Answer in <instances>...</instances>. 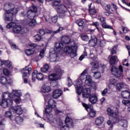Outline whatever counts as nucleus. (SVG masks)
<instances>
[{"label": "nucleus", "mask_w": 130, "mask_h": 130, "mask_svg": "<svg viewBox=\"0 0 130 130\" xmlns=\"http://www.w3.org/2000/svg\"><path fill=\"white\" fill-rule=\"evenodd\" d=\"M45 104L46 107L45 108V113L44 116L46 115V119L50 122H54V119L55 118L53 116V115L50 113L52 111V109L56 107V103L53 99H50L49 96H46L45 97Z\"/></svg>", "instance_id": "1"}, {"label": "nucleus", "mask_w": 130, "mask_h": 130, "mask_svg": "<svg viewBox=\"0 0 130 130\" xmlns=\"http://www.w3.org/2000/svg\"><path fill=\"white\" fill-rule=\"evenodd\" d=\"M4 9L6 12L4 14V18L7 22L13 21V17L16 15L19 11L18 8L15 7V6L12 3H7L5 4Z\"/></svg>", "instance_id": "2"}, {"label": "nucleus", "mask_w": 130, "mask_h": 130, "mask_svg": "<svg viewBox=\"0 0 130 130\" xmlns=\"http://www.w3.org/2000/svg\"><path fill=\"white\" fill-rule=\"evenodd\" d=\"M2 99L0 100V105L3 108L11 107L13 105V100L8 98L12 99V93L9 91L3 92L2 95Z\"/></svg>", "instance_id": "3"}, {"label": "nucleus", "mask_w": 130, "mask_h": 130, "mask_svg": "<svg viewBox=\"0 0 130 130\" xmlns=\"http://www.w3.org/2000/svg\"><path fill=\"white\" fill-rule=\"evenodd\" d=\"M108 115L113 117L114 123L119 122L120 125L123 127H127V121L125 119H121L119 120L118 118V114L116 112L113 111V110L110 108H108L107 110Z\"/></svg>", "instance_id": "4"}, {"label": "nucleus", "mask_w": 130, "mask_h": 130, "mask_svg": "<svg viewBox=\"0 0 130 130\" xmlns=\"http://www.w3.org/2000/svg\"><path fill=\"white\" fill-rule=\"evenodd\" d=\"M82 96L84 99H88L91 104H96L98 101V98L95 93H91V88L86 87L83 91Z\"/></svg>", "instance_id": "5"}, {"label": "nucleus", "mask_w": 130, "mask_h": 130, "mask_svg": "<svg viewBox=\"0 0 130 130\" xmlns=\"http://www.w3.org/2000/svg\"><path fill=\"white\" fill-rule=\"evenodd\" d=\"M7 28L8 29H10V28H13V32L16 35V36H21L24 33H27V32H29L28 28H21L20 25H17V24L15 22H11L8 23L7 25Z\"/></svg>", "instance_id": "6"}, {"label": "nucleus", "mask_w": 130, "mask_h": 130, "mask_svg": "<svg viewBox=\"0 0 130 130\" xmlns=\"http://www.w3.org/2000/svg\"><path fill=\"white\" fill-rule=\"evenodd\" d=\"M78 49V44L74 43L72 46H67L64 48L63 51L67 54H70L72 58L77 56V50Z\"/></svg>", "instance_id": "7"}, {"label": "nucleus", "mask_w": 130, "mask_h": 130, "mask_svg": "<svg viewBox=\"0 0 130 130\" xmlns=\"http://www.w3.org/2000/svg\"><path fill=\"white\" fill-rule=\"evenodd\" d=\"M111 71L112 74L117 78H120L123 77V68L122 66H119V69L115 66H112Z\"/></svg>", "instance_id": "8"}, {"label": "nucleus", "mask_w": 130, "mask_h": 130, "mask_svg": "<svg viewBox=\"0 0 130 130\" xmlns=\"http://www.w3.org/2000/svg\"><path fill=\"white\" fill-rule=\"evenodd\" d=\"M83 80L78 79L75 84L76 92L79 95H80L82 92H83L84 90H85L86 88H87L85 86V85L84 87L82 86V85H83Z\"/></svg>", "instance_id": "9"}, {"label": "nucleus", "mask_w": 130, "mask_h": 130, "mask_svg": "<svg viewBox=\"0 0 130 130\" xmlns=\"http://www.w3.org/2000/svg\"><path fill=\"white\" fill-rule=\"evenodd\" d=\"M58 13H59V16L61 19H63L64 17L68 16L69 12H68V8L64 5H61L58 7L57 10Z\"/></svg>", "instance_id": "10"}, {"label": "nucleus", "mask_w": 130, "mask_h": 130, "mask_svg": "<svg viewBox=\"0 0 130 130\" xmlns=\"http://www.w3.org/2000/svg\"><path fill=\"white\" fill-rule=\"evenodd\" d=\"M60 75H61V70L58 69V71H56V73H52L49 75L48 80L51 82H56L57 80L60 79Z\"/></svg>", "instance_id": "11"}, {"label": "nucleus", "mask_w": 130, "mask_h": 130, "mask_svg": "<svg viewBox=\"0 0 130 130\" xmlns=\"http://www.w3.org/2000/svg\"><path fill=\"white\" fill-rule=\"evenodd\" d=\"M91 66L92 67L91 71L92 73L94 74V78H95V79H100V78H101V73L99 72H96L99 67L98 63L92 62L91 63Z\"/></svg>", "instance_id": "12"}, {"label": "nucleus", "mask_w": 130, "mask_h": 130, "mask_svg": "<svg viewBox=\"0 0 130 130\" xmlns=\"http://www.w3.org/2000/svg\"><path fill=\"white\" fill-rule=\"evenodd\" d=\"M82 104L88 112L89 111V113H88L89 116L90 117H95V115H96V111L93 109V106L91 105H87L84 103H82Z\"/></svg>", "instance_id": "13"}, {"label": "nucleus", "mask_w": 130, "mask_h": 130, "mask_svg": "<svg viewBox=\"0 0 130 130\" xmlns=\"http://www.w3.org/2000/svg\"><path fill=\"white\" fill-rule=\"evenodd\" d=\"M36 79L38 81H42L44 79V76L42 73H38V71L36 70L32 74V80L33 82H35Z\"/></svg>", "instance_id": "14"}, {"label": "nucleus", "mask_w": 130, "mask_h": 130, "mask_svg": "<svg viewBox=\"0 0 130 130\" xmlns=\"http://www.w3.org/2000/svg\"><path fill=\"white\" fill-rule=\"evenodd\" d=\"M9 110L14 113H16V114H18V115H21L23 113V109L20 106H16L15 107H10Z\"/></svg>", "instance_id": "15"}, {"label": "nucleus", "mask_w": 130, "mask_h": 130, "mask_svg": "<svg viewBox=\"0 0 130 130\" xmlns=\"http://www.w3.org/2000/svg\"><path fill=\"white\" fill-rule=\"evenodd\" d=\"M29 14H33L31 11L28 12V15ZM27 24L28 25L29 27H34V26L37 25V21H36V20L34 19V15H32L31 16V18H27Z\"/></svg>", "instance_id": "16"}, {"label": "nucleus", "mask_w": 130, "mask_h": 130, "mask_svg": "<svg viewBox=\"0 0 130 130\" xmlns=\"http://www.w3.org/2000/svg\"><path fill=\"white\" fill-rule=\"evenodd\" d=\"M36 47H37V45L35 44H31L29 45V48L28 49H26L25 51V54L26 55H31V54H33L34 53V51H35V49H36Z\"/></svg>", "instance_id": "17"}, {"label": "nucleus", "mask_w": 130, "mask_h": 130, "mask_svg": "<svg viewBox=\"0 0 130 130\" xmlns=\"http://www.w3.org/2000/svg\"><path fill=\"white\" fill-rule=\"evenodd\" d=\"M63 48V44L61 42H57L55 44L54 51L56 53H59Z\"/></svg>", "instance_id": "18"}, {"label": "nucleus", "mask_w": 130, "mask_h": 130, "mask_svg": "<svg viewBox=\"0 0 130 130\" xmlns=\"http://www.w3.org/2000/svg\"><path fill=\"white\" fill-rule=\"evenodd\" d=\"M49 58L51 62H53V61H58V59H59V57H58V56H57V54L51 51H50Z\"/></svg>", "instance_id": "19"}, {"label": "nucleus", "mask_w": 130, "mask_h": 130, "mask_svg": "<svg viewBox=\"0 0 130 130\" xmlns=\"http://www.w3.org/2000/svg\"><path fill=\"white\" fill-rule=\"evenodd\" d=\"M62 95V91L60 89H56L53 91L52 97L54 99H58L60 96Z\"/></svg>", "instance_id": "20"}, {"label": "nucleus", "mask_w": 130, "mask_h": 130, "mask_svg": "<svg viewBox=\"0 0 130 130\" xmlns=\"http://www.w3.org/2000/svg\"><path fill=\"white\" fill-rule=\"evenodd\" d=\"M4 64L10 69L13 68V65L11 61L9 60H2L0 59V66H4Z\"/></svg>", "instance_id": "21"}, {"label": "nucleus", "mask_w": 130, "mask_h": 130, "mask_svg": "<svg viewBox=\"0 0 130 130\" xmlns=\"http://www.w3.org/2000/svg\"><path fill=\"white\" fill-rule=\"evenodd\" d=\"M92 83L93 81L92 80V77H91L90 75H87L85 82V85L87 86L86 88H89V87L90 86L92 89V87H93V85H92Z\"/></svg>", "instance_id": "22"}, {"label": "nucleus", "mask_w": 130, "mask_h": 130, "mask_svg": "<svg viewBox=\"0 0 130 130\" xmlns=\"http://www.w3.org/2000/svg\"><path fill=\"white\" fill-rule=\"evenodd\" d=\"M31 71H32V68H27L26 67V68L22 69L21 70V72L23 74L22 78H26L28 74V75H30V72H31Z\"/></svg>", "instance_id": "23"}, {"label": "nucleus", "mask_w": 130, "mask_h": 130, "mask_svg": "<svg viewBox=\"0 0 130 130\" xmlns=\"http://www.w3.org/2000/svg\"><path fill=\"white\" fill-rule=\"evenodd\" d=\"M97 44V38L95 36L92 35L91 37V39L89 41V45L90 47L95 46Z\"/></svg>", "instance_id": "24"}, {"label": "nucleus", "mask_w": 130, "mask_h": 130, "mask_svg": "<svg viewBox=\"0 0 130 130\" xmlns=\"http://www.w3.org/2000/svg\"><path fill=\"white\" fill-rule=\"evenodd\" d=\"M121 95L124 99H130V91L127 90L122 91L121 93Z\"/></svg>", "instance_id": "25"}, {"label": "nucleus", "mask_w": 130, "mask_h": 130, "mask_svg": "<svg viewBox=\"0 0 130 130\" xmlns=\"http://www.w3.org/2000/svg\"><path fill=\"white\" fill-rule=\"evenodd\" d=\"M12 93V97H21L22 96V91H21V90L13 89Z\"/></svg>", "instance_id": "26"}, {"label": "nucleus", "mask_w": 130, "mask_h": 130, "mask_svg": "<svg viewBox=\"0 0 130 130\" xmlns=\"http://www.w3.org/2000/svg\"><path fill=\"white\" fill-rule=\"evenodd\" d=\"M65 123L67 124V126H73L74 125V120L70 117H67L65 119Z\"/></svg>", "instance_id": "27"}, {"label": "nucleus", "mask_w": 130, "mask_h": 130, "mask_svg": "<svg viewBox=\"0 0 130 130\" xmlns=\"http://www.w3.org/2000/svg\"><path fill=\"white\" fill-rule=\"evenodd\" d=\"M15 121L19 125H23L24 123V118L21 116H17L15 118Z\"/></svg>", "instance_id": "28"}, {"label": "nucleus", "mask_w": 130, "mask_h": 130, "mask_svg": "<svg viewBox=\"0 0 130 130\" xmlns=\"http://www.w3.org/2000/svg\"><path fill=\"white\" fill-rule=\"evenodd\" d=\"M104 121V118H103V117H99L95 119V124H96V125L100 126V125H101V124L103 123Z\"/></svg>", "instance_id": "29"}, {"label": "nucleus", "mask_w": 130, "mask_h": 130, "mask_svg": "<svg viewBox=\"0 0 130 130\" xmlns=\"http://www.w3.org/2000/svg\"><path fill=\"white\" fill-rule=\"evenodd\" d=\"M61 41L64 44H69L71 43V39L68 36H62L61 38Z\"/></svg>", "instance_id": "30"}, {"label": "nucleus", "mask_w": 130, "mask_h": 130, "mask_svg": "<svg viewBox=\"0 0 130 130\" xmlns=\"http://www.w3.org/2000/svg\"><path fill=\"white\" fill-rule=\"evenodd\" d=\"M41 91L43 93H48V92L51 91V89L49 86L43 85L42 87Z\"/></svg>", "instance_id": "31"}, {"label": "nucleus", "mask_w": 130, "mask_h": 130, "mask_svg": "<svg viewBox=\"0 0 130 130\" xmlns=\"http://www.w3.org/2000/svg\"><path fill=\"white\" fill-rule=\"evenodd\" d=\"M0 83L2 85H8V79L5 76L0 77Z\"/></svg>", "instance_id": "32"}, {"label": "nucleus", "mask_w": 130, "mask_h": 130, "mask_svg": "<svg viewBox=\"0 0 130 130\" xmlns=\"http://www.w3.org/2000/svg\"><path fill=\"white\" fill-rule=\"evenodd\" d=\"M11 99H12L16 104H20V103L22 102V99H21V96H12Z\"/></svg>", "instance_id": "33"}, {"label": "nucleus", "mask_w": 130, "mask_h": 130, "mask_svg": "<svg viewBox=\"0 0 130 130\" xmlns=\"http://www.w3.org/2000/svg\"><path fill=\"white\" fill-rule=\"evenodd\" d=\"M87 73L88 72L87 69L84 70V71L81 74L80 76L79 77V80H81V81L85 80L87 77L86 75Z\"/></svg>", "instance_id": "34"}, {"label": "nucleus", "mask_w": 130, "mask_h": 130, "mask_svg": "<svg viewBox=\"0 0 130 130\" xmlns=\"http://www.w3.org/2000/svg\"><path fill=\"white\" fill-rule=\"evenodd\" d=\"M117 60H118L117 56H112L110 59V63L112 66V64H114Z\"/></svg>", "instance_id": "35"}, {"label": "nucleus", "mask_w": 130, "mask_h": 130, "mask_svg": "<svg viewBox=\"0 0 130 130\" xmlns=\"http://www.w3.org/2000/svg\"><path fill=\"white\" fill-rule=\"evenodd\" d=\"M12 112H12L11 110L6 112L5 114V117H8V118H10L11 120H13V117H14L12 114Z\"/></svg>", "instance_id": "36"}, {"label": "nucleus", "mask_w": 130, "mask_h": 130, "mask_svg": "<svg viewBox=\"0 0 130 130\" xmlns=\"http://www.w3.org/2000/svg\"><path fill=\"white\" fill-rule=\"evenodd\" d=\"M125 86V83H119L116 84V90H121L122 88L124 87Z\"/></svg>", "instance_id": "37"}, {"label": "nucleus", "mask_w": 130, "mask_h": 130, "mask_svg": "<svg viewBox=\"0 0 130 130\" xmlns=\"http://www.w3.org/2000/svg\"><path fill=\"white\" fill-rule=\"evenodd\" d=\"M102 27L104 28V29H111L112 30H113V27L111 26V25H109L107 24H106V22H103L102 23Z\"/></svg>", "instance_id": "38"}, {"label": "nucleus", "mask_w": 130, "mask_h": 130, "mask_svg": "<svg viewBox=\"0 0 130 130\" xmlns=\"http://www.w3.org/2000/svg\"><path fill=\"white\" fill-rule=\"evenodd\" d=\"M29 12H31L33 14H32V13H29V14L28 13ZM32 15H34V18H35V13L33 12L32 10L29 9L28 11H27V17L28 19H32Z\"/></svg>", "instance_id": "39"}, {"label": "nucleus", "mask_w": 130, "mask_h": 130, "mask_svg": "<svg viewBox=\"0 0 130 130\" xmlns=\"http://www.w3.org/2000/svg\"><path fill=\"white\" fill-rule=\"evenodd\" d=\"M109 82L110 84H111V85H113V86H116L117 84V80H116L114 78H112L110 79Z\"/></svg>", "instance_id": "40"}, {"label": "nucleus", "mask_w": 130, "mask_h": 130, "mask_svg": "<svg viewBox=\"0 0 130 130\" xmlns=\"http://www.w3.org/2000/svg\"><path fill=\"white\" fill-rule=\"evenodd\" d=\"M9 44H10L11 48L13 50H16V49H18V48L17 45L14 44V43H13L12 41H9Z\"/></svg>", "instance_id": "41"}, {"label": "nucleus", "mask_w": 130, "mask_h": 130, "mask_svg": "<svg viewBox=\"0 0 130 130\" xmlns=\"http://www.w3.org/2000/svg\"><path fill=\"white\" fill-rule=\"evenodd\" d=\"M87 55H88V54H87V51H86V50H84V51L83 52V54H82L80 56L79 60H80V61L83 60V59H84V58L86 57V56H87Z\"/></svg>", "instance_id": "42"}, {"label": "nucleus", "mask_w": 130, "mask_h": 130, "mask_svg": "<svg viewBox=\"0 0 130 130\" xmlns=\"http://www.w3.org/2000/svg\"><path fill=\"white\" fill-rule=\"evenodd\" d=\"M81 39L83 41H89V36L86 35H82L81 36Z\"/></svg>", "instance_id": "43"}, {"label": "nucleus", "mask_w": 130, "mask_h": 130, "mask_svg": "<svg viewBox=\"0 0 130 130\" xmlns=\"http://www.w3.org/2000/svg\"><path fill=\"white\" fill-rule=\"evenodd\" d=\"M122 103L124 105H126V106H129V105H130V101L129 100H123L122 101Z\"/></svg>", "instance_id": "44"}, {"label": "nucleus", "mask_w": 130, "mask_h": 130, "mask_svg": "<svg viewBox=\"0 0 130 130\" xmlns=\"http://www.w3.org/2000/svg\"><path fill=\"white\" fill-rule=\"evenodd\" d=\"M35 40L37 42H39V41H40L41 39H42V37H41L39 35H36L35 36Z\"/></svg>", "instance_id": "45"}, {"label": "nucleus", "mask_w": 130, "mask_h": 130, "mask_svg": "<svg viewBox=\"0 0 130 130\" xmlns=\"http://www.w3.org/2000/svg\"><path fill=\"white\" fill-rule=\"evenodd\" d=\"M77 24L78 25V26H79V27H82V26H83V25H84V20H78L76 21Z\"/></svg>", "instance_id": "46"}, {"label": "nucleus", "mask_w": 130, "mask_h": 130, "mask_svg": "<svg viewBox=\"0 0 130 130\" xmlns=\"http://www.w3.org/2000/svg\"><path fill=\"white\" fill-rule=\"evenodd\" d=\"M3 74L5 75V76H10V71H9V70L8 69H4L3 70Z\"/></svg>", "instance_id": "47"}, {"label": "nucleus", "mask_w": 130, "mask_h": 130, "mask_svg": "<svg viewBox=\"0 0 130 130\" xmlns=\"http://www.w3.org/2000/svg\"><path fill=\"white\" fill-rule=\"evenodd\" d=\"M60 4V0H54V2L53 3V5L54 7H56L58 6Z\"/></svg>", "instance_id": "48"}, {"label": "nucleus", "mask_w": 130, "mask_h": 130, "mask_svg": "<svg viewBox=\"0 0 130 130\" xmlns=\"http://www.w3.org/2000/svg\"><path fill=\"white\" fill-rule=\"evenodd\" d=\"M62 30H64L63 27H60L57 30L54 31L53 32V34H57V33H59V32H60V31H62Z\"/></svg>", "instance_id": "49"}, {"label": "nucleus", "mask_w": 130, "mask_h": 130, "mask_svg": "<svg viewBox=\"0 0 130 130\" xmlns=\"http://www.w3.org/2000/svg\"><path fill=\"white\" fill-rule=\"evenodd\" d=\"M45 52V49H43L42 50H41L40 53V57H41V58H43V57H44Z\"/></svg>", "instance_id": "50"}, {"label": "nucleus", "mask_w": 130, "mask_h": 130, "mask_svg": "<svg viewBox=\"0 0 130 130\" xmlns=\"http://www.w3.org/2000/svg\"><path fill=\"white\" fill-rule=\"evenodd\" d=\"M108 93V89L105 88L102 92L101 94L102 96H106V94Z\"/></svg>", "instance_id": "51"}, {"label": "nucleus", "mask_w": 130, "mask_h": 130, "mask_svg": "<svg viewBox=\"0 0 130 130\" xmlns=\"http://www.w3.org/2000/svg\"><path fill=\"white\" fill-rule=\"evenodd\" d=\"M5 129V123L3 121H0V130H4Z\"/></svg>", "instance_id": "52"}, {"label": "nucleus", "mask_w": 130, "mask_h": 130, "mask_svg": "<svg viewBox=\"0 0 130 130\" xmlns=\"http://www.w3.org/2000/svg\"><path fill=\"white\" fill-rule=\"evenodd\" d=\"M51 20L53 23H56L57 22V16L52 17Z\"/></svg>", "instance_id": "53"}, {"label": "nucleus", "mask_w": 130, "mask_h": 130, "mask_svg": "<svg viewBox=\"0 0 130 130\" xmlns=\"http://www.w3.org/2000/svg\"><path fill=\"white\" fill-rule=\"evenodd\" d=\"M89 13L90 15H95L96 14V10L94 9H89Z\"/></svg>", "instance_id": "54"}, {"label": "nucleus", "mask_w": 130, "mask_h": 130, "mask_svg": "<svg viewBox=\"0 0 130 130\" xmlns=\"http://www.w3.org/2000/svg\"><path fill=\"white\" fill-rule=\"evenodd\" d=\"M56 122L60 126H61L62 124H63V123L62 122V120L60 119V118H58V120L56 121Z\"/></svg>", "instance_id": "55"}, {"label": "nucleus", "mask_w": 130, "mask_h": 130, "mask_svg": "<svg viewBox=\"0 0 130 130\" xmlns=\"http://www.w3.org/2000/svg\"><path fill=\"white\" fill-rule=\"evenodd\" d=\"M111 54H116V47L114 46L113 47L111 51Z\"/></svg>", "instance_id": "56"}, {"label": "nucleus", "mask_w": 130, "mask_h": 130, "mask_svg": "<svg viewBox=\"0 0 130 130\" xmlns=\"http://www.w3.org/2000/svg\"><path fill=\"white\" fill-rule=\"evenodd\" d=\"M68 87H71L72 85H73V81L70 77L68 78Z\"/></svg>", "instance_id": "57"}, {"label": "nucleus", "mask_w": 130, "mask_h": 130, "mask_svg": "<svg viewBox=\"0 0 130 130\" xmlns=\"http://www.w3.org/2000/svg\"><path fill=\"white\" fill-rule=\"evenodd\" d=\"M93 25L96 27L98 31L100 32V29H99V28L97 27L98 26H99V23L98 22H93Z\"/></svg>", "instance_id": "58"}, {"label": "nucleus", "mask_w": 130, "mask_h": 130, "mask_svg": "<svg viewBox=\"0 0 130 130\" xmlns=\"http://www.w3.org/2000/svg\"><path fill=\"white\" fill-rule=\"evenodd\" d=\"M98 19L100 20L101 22H104V23L105 22V20H106L105 18L101 16H99Z\"/></svg>", "instance_id": "59"}, {"label": "nucleus", "mask_w": 130, "mask_h": 130, "mask_svg": "<svg viewBox=\"0 0 130 130\" xmlns=\"http://www.w3.org/2000/svg\"><path fill=\"white\" fill-rule=\"evenodd\" d=\"M122 31L123 32V33L126 34L128 32V28H127V27H122Z\"/></svg>", "instance_id": "60"}, {"label": "nucleus", "mask_w": 130, "mask_h": 130, "mask_svg": "<svg viewBox=\"0 0 130 130\" xmlns=\"http://www.w3.org/2000/svg\"><path fill=\"white\" fill-rule=\"evenodd\" d=\"M115 124V123H114L113 119H112V121H110V120H108L107 121V124H108V125H111V126H113V124Z\"/></svg>", "instance_id": "61"}, {"label": "nucleus", "mask_w": 130, "mask_h": 130, "mask_svg": "<svg viewBox=\"0 0 130 130\" xmlns=\"http://www.w3.org/2000/svg\"><path fill=\"white\" fill-rule=\"evenodd\" d=\"M69 127L68 125H63L61 127L60 130H69Z\"/></svg>", "instance_id": "62"}, {"label": "nucleus", "mask_w": 130, "mask_h": 130, "mask_svg": "<svg viewBox=\"0 0 130 130\" xmlns=\"http://www.w3.org/2000/svg\"><path fill=\"white\" fill-rule=\"evenodd\" d=\"M89 55L91 59H92L93 60H95V59H96V57L94 56L93 53H90Z\"/></svg>", "instance_id": "63"}, {"label": "nucleus", "mask_w": 130, "mask_h": 130, "mask_svg": "<svg viewBox=\"0 0 130 130\" xmlns=\"http://www.w3.org/2000/svg\"><path fill=\"white\" fill-rule=\"evenodd\" d=\"M110 9H111V6L110 5H107L105 7L106 11H110Z\"/></svg>", "instance_id": "64"}]
</instances>
